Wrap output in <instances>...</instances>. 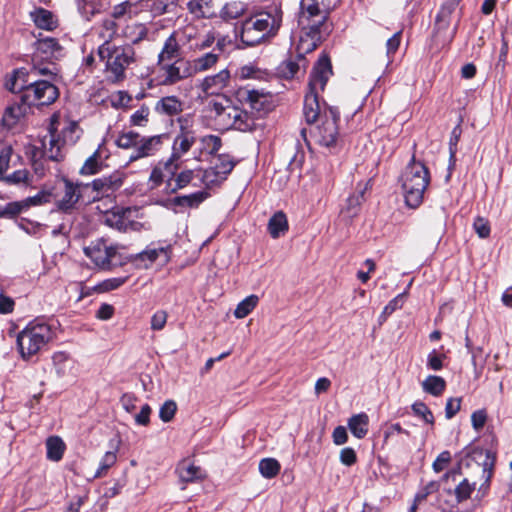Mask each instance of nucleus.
Listing matches in <instances>:
<instances>
[{
	"label": "nucleus",
	"instance_id": "nucleus-47",
	"mask_svg": "<svg viewBox=\"0 0 512 512\" xmlns=\"http://www.w3.org/2000/svg\"><path fill=\"white\" fill-rule=\"evenodd\" d=\"M29 77V73L24 68L17 69L7 78L5 87L15 93L21 92L24 89V82L19 83L21 78Z\"/></svg>",
	"mask_w": 512,
	"mask_h": 512
},
{
	"label": "nucleus",
	"instance_id": "nucleus-37",
	"mask_svg": "<svg viewBox=\"0 0 512 512\" xmlns=\"http://www.w3.org/2000/svg\"><path fill=\"white\" fill-rule=\"evenodd\" d=\"M103 158L98 148L91 156H89L81 167L79 173L83 176H91L101 171L103 167Z\"/></svg>",
	"mask_w": 512,
	"mask_h": 512
},
{
	"label": "nucleus",
	"instance_id": "nucleus-57",
	"mask_svg": "<svg viewBox=\"0 0 512 512\" xmlns=\"http://www.w3.org/2000/svg\"><path fill=\"white\" fill-rule=\"evenodd\" d=\"M177 405L173 400H167L159 410V417L163 422H170L176 413Z\"/></svg>",
	"mask_w": 512,
	"mask_h": 512
},
{
	"label": "nucleus",
	"instance_id": "nucleus-15",
	"mask_svg": "<svg viewBox=\"0 0 512 512\" xmlns=\"http://www.w3.org/2000/svg\"><path fill=\"white\" fill-rule=\"evenodd\" d=\"M209 106L218 129L229 130L232 114L236 112V106L233 105L231 99L220 96L218 99L212 100Z\"/></svg>",
	"mask_w": 512,
	"mask_h": 512
},
{
	"label": "nucleus",
	"instance_id": "nucleus-49",
	"mask_svg": "<svg viewBox=\"0 0 512 512\" xmlns=\"http://www.w3.org/2000/svg\"><path fill=\"white\" fill-rule=\"evenodd\" d=\"M138 4L140 3L131 1L122 2L114 6L112 16L116 19L121 18L125 15H128L129 17L135 16L138 13Z\"/></svg>",
	"mask_w": 512,
	"mask_h": 512
},
{
	"label": "nucleus",
	"instance_id": "nucleus-17",
	"mask_svg": "<svg viewBox=\"0 0 512 512\" xmlns=\"http://www.w3.org/2000/svg\"><path fill=\"white\" fill-rule=\"evenodd\" d=\"M178 121L180 123V133L173 141L172 154L169 157L174 163H178L182 155L191 149L196 140L194 131L184 126V122H188V117H180Z\"/></svg>",
	"mask_w": 512,
	"mask_h": 512
},
{
	"label": "nucleus",
	"instance_id": "nucleus-59",
	"mask_svg": "<svg viewBox=\"0 0 512 512\" xmlns=\"http://www.w3.org/2000/svg\"><path fill=\"white\" fill-rule=\"evenodd\" d=\"M461 0H447L440 8L436 18L445 19L451 22V15L459 6Z\"/></svg>",
	"mask_w": 512,
	"mask_h": 512
},
{
	"label": "nucleus",
	"instance_id": "nucleus-39",
	"mask_svg": "<svg viewBox=\"0 0 512 512\" xmlns=\"http://www.w3.org/2000/svg\"><path fill=\"white\" fill-rule=\"evenodd\" d=\"M47 458L52 461H60L65 450V443L58 436H51L46 441Z\"/></svg>",
	"mask_w": 512,
	"mask_h": 512
},
{
	"label": "nucleus",
	"instance_id": "nucleus-35",
	"mask_svg": "<svg viewBox=\"0 0 512 512\" xmlns=\"http://www.w3.org/2000/svg\"><path fill=\"white\" fill-rule=\"evenodd\" d=\"M369 417L366 413L353 415L348 421L351 433L358 439L364 438L368 433Z\"/></svg>",
	"mask_w": 512,
	"mask_h": 512
},
{
	"label": "nucleus",
	"instance_id": "nucleus-33",
	"mask_svg": "<svg viewBox=\"0 0 512 512\" xmlns=\"http://www.w3.org/2000/svg\"><path fill=\"white\" fill-rule=\"evenodd\" d=\"M123 36L133 44H137L148 36V28L140 22H130L122 30Z\"/></svg>",
	"mask_w": 512,
	"mask_h": 512
},
{
	"label": "nucleus",
	"instance_id": "nucleus-22",
	"mask_svg": "<svg viewBox=\"0 0 512 512\" xmlns=\"http://www.w3.org/2000/svg\"><path fill=\"white\" fill-rule=\"evenodd\" d=\"M134 151L129 156V162L155 155L161 148L162 136L139 137Z\"/></svg>",
	"mask_w": 512,
	"mask_h": 512
},
{
	"label": "nucleus",
	"instance_id": "nucleus-38",
	"mask_svg": "<svg viewBox=\"0 0 512 512\" xmlns=\"http://www.w3.org/2000/svg\"><path fill=\"white\" fill-rule=\"evenodd\" d=\"M288 230L286 215L279 211L275 213L268 222V231L272 238L276 239Z\"/></svg>",
	"mask_w": 512,
	"mask_h": 512
},
{
	"label": "nucleus",
	"instance_id": "nucleus-31",
	"mask_svg": "<svg viewBox=\"0 0 512 512\" xmlns=\"http://www.w3.org/2000/svg\"><path fill=\"white\" fill-rule=\"evenodd\" d=\"M230 129L239 130L242 132L252 131L255 126V117L249 115L247 111H244L236 106V112L232 114Z\"/></svg>",
	"mask_w": 512,
	"mask_h": 512
},
{
	"label": "nucleus",
	"instance_id": "nucleus-16",
	"mask_svg": "<svg viewBox=\"0 0 512 512\" xmlns=\"http://www.w3.org/2000/svg\"><path fill=\"white\" fill-rule=\"evenodd\" d=\"M63 191L60 198L56 201V207L64 213H71L76 209L82 194L81 189L85 187L82 183H74L71 180L63 179Z\"/></svg>",
	"mask_w": 512,
	"mask_h": 512
},
{
	"label": "nucleus",
	"instance_id": "nucleus-23",
	"mask_svg": "<svg viewBox=\"0 0 512 512\" xmlns=\"http://www.w3.org/2000/svg\"><path fill=\"white\" fill-rule=\"evenodd\" d=\"M186 9L194 20H210L218 16L214 0H189Z\"/></svg>",
	"mask_w": 512,
	"mask_h": 512
},
{
	"label": "nucleus",
	"instance_id": "nucleus-36",
	"mask_svg": "<svg viewBox=\"0 0 512 512\" xmlns=\"http://www.w3.org/2000/svg\"><path fill=\"white\" fill-rule=\"evenodd\" d=\"M475 483H470L467 478H464L462 481H460L454 490L446 489L444 492H446L448 495H455V502L456 504L462 503L466 500H468L475 490Z\"/></svg>",
	"mask_w": 512,
	"mask_h": 512
},
{
	"label": "nucleus",
	"instance_id": "nucleus-64",
	"mask_svg": "<svg viewBox=\"0 0 512 512\" xmlns=\"http://www.w3.org/2000/svg\"><path fill=\"white\" fill-rule=\"evenodd\" d=\"M167 312L164 310H158L151 317V329L154 331L162 330L167 322Z\"/></svg>",
	"mask_w": 512,
	"mask_h": 512
},
{
	"label": "nucleus",
	"instance_id": "nucleus-34",
	"mask_svg": "<svg viewBox=\"0 0 512 512\" xmlns=\"http://www.w3.org/2000/svg\"><path fill=\"white\" fill-rule=\"evenodd\" d=\"M183 104L176 96H166L161 98L155 106L160 114L174 116L182 111Z\"/></svg>",
	"mask_w": 512,
	"mask_h": 512
},
{
	"label": "nucleus",
	"instance_id": "nucleus-12",
	"mask_svg": "<svg viewBox=\"0 0 512 512\" xmlns=\"http://www.w3.org/2000/svg\"><path fill=\"white\" fill-rule=\"evenodd\" d=\"M234 166L235 162L229 155L220 154L217 157V162L215 165L209 169L204 170L202 175V182L207 187L219 184L226 179L227 175L231 173Z\"/></svg>",
	"mask_w": 512,
	"mask_h": 512
},
{
	"label": "nucleus",
	"instance_id": "nucleus-50",
	"mask_svg": "<svg viewBox=\"0 0 512 512\" xmlns=\"http://www.w3.org/2000/svg\"><path fill=\"white\" fill-rule=\"evenodd\" d=\"M25 210L22 200L7 203L5 206L0 205V218H14Z\"/></svg>",
	"mask_w": 512,
	"mask_h": 512
},
{
	"label": "nucleus",
	"instance_id": "nucleus-51",
	"mask_svg": "<svg viewBox=\"0 0 512 512\" xmlns=\"http://www.w3.org/2000/svg\"><path fill=\"white\" fill-rule=\"evenodd\" d=\"M139 137L140 135L134 131L125 132L119 135L116 144L122 149H135Z\"/></svg>",
	"mask_w": 512,
	"mask_h": 512
},
{
	"label": "nucleus",
	"instance_id": "nucleus-40",
	"mask_svg": "<svg viewBox=\"0 0 512 512\" xmlns=\"http://www.w3.org/2000/svg\"><path fill=\"white\" fill-rule=\"evenodd\" d=\"M0 181L9 185L29 186L32 183V176L27 169H20L11 174L4 175Z\"/></svg>",
	"mask_w": 512,
	"mask_h": 512
},
{
	"label": "nucleus",
	"instance_id": "nucleus-25",
	"mask_svg": "<svg viewBox=\"0 0 512 512\" xmlns=\"http://www.w3.org/2000/svg\"><path fill=\"white\" fill-rule=\"evenodd\" d=\"M30 109L31 105L20 98L19 102H14L5 109L2 116V124L7 128L14 127L16 123L30 111Z\"/></svg>",
	"mask_w": 512,
	"mask_h": 512
},
{
	"label": "nucleus",
	"instance_id": "nucleus-28",
	"mask_svg": "<svg viewBox=\"0 0 512 512\" xmlns=\"http://www.w3.org/2000/svg\"><path fill=\"white\" fill-rule=\"evenodd\" d=\"M450 21L445 19L436 18L434 28V39L441 46L450 44L455 37L457 31V24L450 28Z\"/></svg>",
	"mask_w": 512,
	"mask_h": 512
},
{
	"label": "nucleus",
	"instance_id": "nucleus-58",
	"mask_svg": "<svg viewBox=\"0 0 512 512\" xmlns=\"http://www.w3.org/2000/svg\"><path fill=\"white\" fill-rule=\"evenodd\" d=\"M51 193L48 191H40L38 194L32 197H28L23 201L25 209L27 210L31 206H38L50 202Z\"/></svg>",
	"mask_w": 512,
	"mask_h": 512
},
{
	"label": "nucleus",
	"instance_id": "nucleus-4",
	"mask_svg": "<svg viewBox=\"0 0 512 512\" xmlns=\"http://www.w3.org/2000/svg\"><path fill=\"white\" fill-rule=\"evenodd\" d=\"M54 335L52 326L47 322L41 319L29 322L17 336L21 357L28 360L38 354L54 338Z\"/></svg>",
	"mask_w": 512,
	"mask_h": 512
},
{
	"label": "nucleus",
	"instance_id": "nucleus-20",
	"mask_svg": "<svg viewBox=\"0 0 512 512\" xmlns=\"http://www.w3.org/2000/svg\"><path fill=\"white\" fill-rule=\"evenodd\" d=\"M240 96L250 109L259 116L266 114L272 109L271 95L258 90L244 89L240 92Z\"/></svg>",
	"mask_w": 512,
	"mask_h": 512
},
{
	"label": "nucleus",
	"instance_id": "nucleus-45",
	"mask_svg": "<svg viewBox=\"0 0 512 512\" xmlns=\"http://www.w3.org/2000/svg\"><path fill=\"white\" fill-rule=\"evenodd\" d=\"M259 298L257 295H250L243 299L236 307L234 316L237 319H243L250 314L257 306Z\"/></svg>",
	"mask_w": 512,
	"mask_h": 512
},
{
	"label": "nucleus",
	"instance_id": "nucleus-6",
	"mask_svg": "<svg viewBox=\"0 0 512 512\" xmlns=\"http://www.w3.org/2000/svg\"><path fill=\"white\" fill-rule=\"evenodd\" d=\"M59 96L58 88L48 80H36L29 83L21 99L32 106L50 105Z\"/></svg>",
	"mask_w": 512,
	"mask_h": 512
},
{
	"label": "nucleus",
	"instance_id": "nucleus-29",
	"mask_svg": "<svg viewBox=\"0 0 512 512\" xmlns=\"http://www.w3.org/2000/svg\"><path fill=\"white\" fill-rule=\"evenodd\" d=\"M208 197L209 193L202 190L188 195L176 196L169 201V204L181 208H198Z\"/></svg>",
	"mask_w": 512,
	"mask_h": 512
},
{
	"label": "nucleus",
	"instance_id": "nucleus-27",
	"mask_svg": "<svg viewBox=\"0 0 512 512\" xmlns=\"http://www.w3.org/2000/svg\"><path fill=\"white\" fill-rule=\"evenodd\" d=\"M179 478L182 482L190 483L200 481L206 478V472L194 463L183 460L177 467Z\"/></svg>",
	"mask_w": 512,
	"mask_h": 512
},
{
	"label": "nucleus",
	"instance_id": "nucleus-52",
	"mask_svg": "<svg viewBox=\"0 0 512 512\" xmlns=\"http://www.w3.org/2000/svg\"><path fill=\"white\" fill-rule=\"evenodd\" d=\"M27 153L30 155V160L34 169V172L39 175L43 176L46 171L45 163L48 161V159L41 154L40 152H36L32 149H28Z\"/></svg>",
	"mask_w": 512,
	"mask_h": 512
},
{
	"label": "nucleus",
	"instance_id": "nucleus-62",
	"mask_svg": "<svg viewBox=\"0 0 512 512\" xmlns=\"http://www.w3.org/2000/svg\"><path fill=\"white\" fill-rule=\"evenodd\" d=\"M440 488V484L437 481H430L427 483L416 495L415 500L416 502H422L424 501L429 495L437 492Z\"/></svg>",
	"mask_w": 512,
	"mask_h": 512
},
{
	"label": "nucleus",
	"instance_id": "nucleus-2",
	"mask_svg": "<svg viewBox=\"0 0 512 512\" xmlns=\"http://www.w3.org/2000/svg\"><path fill=\"white\" fill-rule=\"evenodd\" d=\"M282 18L281 4L273 2L264 11L245 19L241 25L242 43L253 47L274 37L282 24Z\"/></svg>",
	"mask_w": 512,
	"mask_h": 512
},
{
	"label": "nucleus",
	"instance_id": "nucleus-8",
	"mask_svg": "<svg viewBox=\"0 0 512 512\" xmlns=\"http://www.w3.org/2000/svg\"><path fill=\"white\" fill-rule=\"evenodd\" d=\"M339 111L337 108L329 107L320 117V124L316 127V141L325 147H333L338 139Z\"/></svg>",
	"mask_w": 512,
	"mask_h": 512
},
{
	"label": "nucleus",
	"instance_id": "nucleus-46",
	"mask_svg": "<svg viewBox=\"0 0 512 512\" xmlns=\"http://www.w3.org/2000/svg\"><path fill=\"white\" fill-rule=\"evenodd\" d=\"M280 469V463L274 458H264L259 462V471L264 478H274Z\"/></svg>",
	"mask_w": 512,
	"mask_h": 512
},
{
	"label": "nucleus",
	"instance_id": "nucleus-9",
	"mask_svg": "<svg viewBox=\"0 0 512 512\" xmlns=\"http://www.w3.org/2000/svg\"><path fill=\"white\" fill-rule=\"evenodd\" d=\"M327 19V11L321 9L316 0H302L298 23L302 30H309L311 33L321 32V27Z\"/></svg>",
	"mask_w": 512,
	"mask_h": 512
},
{
	"label": "nucleus",
	"instance_id": "nucleus-32",
	"mask_svg": "<svg viewBox=\"0 0 512 512\" xmlns=\"http://www.w3.org/2000/svg\"><path fill=\"white\" fill-rule=\"evenodd\" d=\"M247 5L239 0L226 2L219 12V17L223 21H231L240 18L245 14Z\"/></svg>",
	"mask_w": 512,
	"mask_h": 512
},
{
	"label": "nucleus",
	"instance_id": "nucleus-41",
	"mask_svg": "<svg viewBox=\"0 0 512 512\" xmlns=\"http://www.w3.org/2000/svg\"><path fill=\"white\" fill-rule=\"evenodd\" d=\"M422 388L425 392L437 397L444 392L446 382L440 376L430 375L422 382Z\"/></svg>",
	"mask_w": 512,
	"mask_h": 512
},
{
	"label": "nucleus",
	"instance_id": "nucleus-63",
	"mask_svg": "<svg viewBox=\"0 0 512 512\" xmlns=\"http://www.w3.org/2000/svg\"><path fill=\"white\" fill-rule=\"evenodd\" d=\"M127 279H128V277H115V278L106 279L102 283H100L99 289L102 292H109V291L115 290V289L119 288L120 286H122L127 281Z\"/></svg>",
	"mask_w": 512,
	"mask_h": 512
},
{
	"label": "nucleus",
	"instance_id": "nucleus-56",
	"mask_svg": "<svg viewBox=\"0 0 512 512\" xmlns=\"http://www.w3.org/2000/svg\"><path fill=\"white\" fill-rule=\"evenodd\" d=\"M160 254H164L165 258H168V247H159V248H147L143 252L138 254V258L140 260H148L150 264H152Z\"/></svg>",
	"mask_w": 512,
	"mask_h": 512
},
{
	"label": "nucleus",
	"instance_id": "nucleus-14",
	"mask_svg": "<svg viewBox=\"0 0 512 512\" xmlns=\"http://www.w3.org/2000/svg\"><path fill=\"white\" fill-rule=\"evenodd\" d=\"M64 142L55 134L50 128L47 135L41 141L40 146L33 145L30 149L40 152L42 156L46 157L49 161L59 162L64 159Z\"/></svg>",
	"mask_w": 512,
	"mask_h": 512
},
{
	"label": "nucleus",
	"instance_id": "nucleus-54",
	"mask_svg": "<svg viewBox=\"0 0 512 512\" xmlns=\"http://www.w3.org/2000/svg\"><path fill=\"white\" fill-rule=\"evenodd\" d=\"M116 459L117 457L114 452H106L100 462L99 468L94 474V478H100L104 476L107 473L108 469L111 468L116 463Z\"/></svg>",
	"mask_w": 512,
	"mask_h": 512
},
{
	"label": "nucleus",
	"instance_id": "nucleus-19",
	"mask_svg": "<svg viewBox=\"0 0 512 512\" xmlns=\"http://www.w3.org/2000/svg\"><path fill=\"white\" fill-rule=\"evenodd\" d=\"M35 52L32 61L45 60L52 61L62 55V46L58 40L52 37L38 38L34 44Z\"/></svg>",
	"mask_w": 512,
	"mask_h": 512
},
{
	"label": "nucleus",
	"instance_id": "nucleus-60",
	"mask_svg": "<svg viewBox=\"0 0 512 512\" xmlns=\"http://www.w3.org/2000/svg\"><path fill=\"white\" fill-rule=\"evenodd\" d=\"M364 190L359 191V193L350 196L347 199L346 211L349 216H354L357 214L358 208L364 200Z\"/></svg>",
	"mask_w": 512,
	"mask_h": 512
},
{
	"label": "nucleus",
	"instance_id": "nucleus-10",
	"mask_svg": "<svg viewBox=\"0 0 512 512\" xmlns=\"http://www.w3.org/2000/svg\"><path fill=\"white\" fill-rule=\"evenodd\" d=\"M136 210L127 207H114L110 211H107L104 215V223L114 229L121 232L140 231L143 228V224L133 220L132 214Z\"/></svg>",
	"mask_w": 512,
	"mask_h": 512
},
{
	"label": "nucleus",
	"instance_id": "nucleus-13",
	"mask_svg": "<svg viewBox=\"0 0 512 512\" xmlns=\"http://www.w3.org/2000/svg\"><path fill=\"white\" fill-rule=\"evenodd\" d=\"M230 78L231 75L228 69H222L216 74L206 76L197 86L201 91L200 97H219L221 92L229 85Z\"/></svg>",
	"mask_w": 512,
	"mask_h": 512
},
{
	"label": "nucleus",
	"instance_id": "nucleus-7",
	"mask_svg": "<svg viewBox=\"0 0 512 512\" xmlns=\"http://www.w3.org/2000/svg\"><path fill=\"white\" fill-rule=\"evenodd\" d=\"M190 76H192V68L189 61L184 59L157 61V79L160 85H174Z\"/></svg>",
	"mask_w": 512,
	"mask_h": 512
},
{
	"label": "nucleus",
	"instance_id": "nucleus-11",
	"mask_svg": "<svg viewBox=\"0 0 512 512\" xmlns=\"http://www.w3.org/2000/svg\"><path fill=\"white\" fill-rule=\"evenodd\" d=\"M85 254L102 269H110L113 266L121 264L117 246H109L100 241L92 246L85 248Z\"/></svg>",
	"mask_w": 512,
	"mask_h": 512
},
{
	"label": "nucleus",
	"instance_id": "nucleus-53",
	"mask_svg": "<svg viewBox=\"0 0 512 512\" xmlns=\"http://www.w3.org/2000/svg\"><path fill=\"white\" fill-rule=\"evenodd\" d=\"M202 149L208 154L212 155L218 152L221 148L222 141L220 137L215 135H206L201 138Z\"/></svg>",
	"mask_w": 512,
	"mask_h": 512
},
{
	"label": "nucleus",
	"instance_id": "nucleus-3",
	"mask_svg": "<svg viewBox=\"0 0 512 512\" xmlns=\"http://www.w3.org/2000/svg\"><path fill=\"white\" fill-rule=\"evenodd\" d=\"M332 75V67L329 58L323 55L314 66L308 83V92L304 99L303 113L307 123H314L321 117L319 105V92L323 91L329 77Z\"/></svg>",
	"mask_w": 512,
	"mask_h": 512
},
{
	"label": "nucleus",
	"instance_id": "nucleus-42",
	"mask_svg": "<svg viewBox=\"0 0 512 512\" xmlns=\"http://www.w3.org/2000/svg\"><path fill=\"white\" fill-rule=\"evenodd\" d=\"M194 170L186 169L177 174L175 173L172 177V185L170 186V192L176 193L178 190L186 188L194 179Z\"/></svg>",
	"mask_w": 512,
	"mask_h": 512
},
{
	"label": "nucleus",
	"instance_id": "nucleus-30",
	"mask_svg": "<svg viewBox=\"0 0 512 512\" xmlns=\"http://www.w3.org/2000/svg\"><path fill=\"white\" fill-rule=\"evenodd\" d=\"M34 24L47 31H52L58 26V20L54 14L44 8H37L30 13Z\"/></svg>",
	"mask_w": 512,
	"mask_h": 512
},
{
	"label": "nucleus",
	"instance_id": "nucleus-43",
	"mask_svg": "<svg viewBox=\"0 0 512 512\" xmlns=\"http://www.w3.org/2000/svg\"><path fill=\"white\" fill-rule=\"evenodd\" d=\"M139 3H146L145 6L154 16H160L171 11L170 7L175 5V0H140Z\"/></svg>",
	"mask_w": 512,
	"mask_h": 512
},
{
	"label": "nucleus",
	"instance_id": "nucleus-5",
	"mask_svg": "<svg viewBox=\"0 0 512 512\" xmlns=\"http://www.w3.org/2000/svg\"><path fill=\"white\" fill-rule=\"evenodd\" d=\"M429 179V171L423 163L413 159L407 165L402 174V189L407 206L417 208L422 203Z\"/></svg>",
	"mask_w": 512,
	"mask_h": 512
},
{
	"label": "nucleus",
	"instance_id": "nucleus-26",
	"mask_svg": "<svg viewBox=\"0 0 512 512\" xmlns=\"http://www.w3.org/2000/svg\"><path fill=\"white\" fill-rule=\"evenodd\" d=\"M122 184V178L117 174H113L106 177L94 179L91 182V184H86L84 186H91V188L98 194L109 195L110 193L119 189L122 186Z\"/></svg>",
	"mask_w": 512,
	"mask_h": 512
},
{
	"label": "nucleus",
	"instance_id": "nucleus-18",
	"mask_svg": "<svg viewBox=\"0 0 512 512\" xmlns=\"http://www.w3.org/2000/svg\"><path fill=\"white\" fill-rule=\"evenodd\" d=\"M186 31L180 29L174 30L164 41L161 51L157 56V61H174L182 58V47Z\"/></svg>",
	"mask_w": 512,
	"mask_h": 512
},
{
	"label": "nucleus",
	"instance_id": "nucleus-21",
	"mask_svg": "<svg viewBox=\"0 0 512 512\" xmlns=\"http://www.w3.org/2000/svg\"><path fill=\"white\" fill-rule=\"evenodd\" d=\"M179 169V164L174 163L170 158L166 161L158 162L152 169L149 176V184L151 188L159 187L167 178L168 186L172 185V177H174L175 173Z\"/></svg>",
	"mask_w": 512,
	"mask_h": 512
},
{
	"label": "nucleus",
	"instance_id": "nucleus-55",
	"mask_svg": "<svg viewBox=\"0 0 512 512\" xmlns=\"http://www.w3.org/2000/svg\"><path fill=\"white\" fill-rule=\"evenodd\" d=\"M414 414L424 420L425 423L433 425L434 416L428 406L423 402H415L412 405Z\"/></svg>",
	"mask_w": 512,
	"mask_h": 512
},
{
	"label": "nucleus",
	"instance_id": "nucleus-61",
	"mask_svg": "<svg viewBox=\"0 0 512 512\" xmlns=\"http://www.w3.org/2000/svg\"><path fill=\"white\" fill-rule=\"evenodd\" d=\"M300 66L293 60H286L279 66V72L284 78H293L299 71Z\"/></svg>",
	"mask_w": 512,
	"mask_h": 512
},
{
	"label": "nucleus",
	"instance_id": "nucleus-1",
	"mask_svg": "<svg viewBox=\"0 0 512 512\" xmlns=\"http://www.w3.org/2000/svg\"><path fill=\"white\" fill-rule=\"evenodd\" d=\"M103 26L110 31V34L98 47L97 54L105 63L108 79L112 82H120L126 78V70L136 62V53L130 45L117 46L112 43L111 39L116 30L114 21H105Z\"/></svg>",
	"mask_w": 512,
	"mask_h": 512
},
{
	"label": "nucleus",
	"instance_id": "nucleus-44",
	"mask_svg": "<svg viewBox=\"0 0 512 512\" xmlns=\"http://www.w3.org/2000/svg\"><path fill=\"white\" fill-rule=\"evenodd\" d=\"M303 32L306 38L301 36L297 46L300 55L313 51L317 46V41L320 39V32L311 33L309 30H303Z\"/></svg>",
	"mask_w": 512,
	"mask_h": 512
},
{
	"label": "nucleus",
	"instance_id": "nucleus-48",
	"mask_svg": "<svg viewBox=\"0 0 512 512\" xmlns=\"http://www.w3.org/2000/svg\"><path fill=\"white\" fill-rule=\"evenodd\" d=\"M43 60H36L32 61V68L30 70V75H43V76H50L55 77L56 76V66L52 63V61H47V64L42 63Z\"/></svg>",
	"mask_w": 512,
	"mask_h": 512
},
{
	"label": "nucleus",
	"instance_id": "nucleus-24",
	"mask_svg": "<svg viewBox=\"0 0 512 512\" xmlns=\"http://www.w3.org/2000/svg\"><path fill=\"white\" fill-rule=\"evenodd\" d=\"M223 51L222 40H218L216 47L211 52L205 53L195 58L190 63L192 68V74L197 72H204L214 67L219 61L220 55Z\"/></svg>",
	"mask_w": 512,
	"mask_h": 512
}]
</instances>
